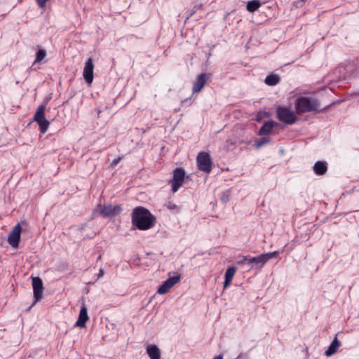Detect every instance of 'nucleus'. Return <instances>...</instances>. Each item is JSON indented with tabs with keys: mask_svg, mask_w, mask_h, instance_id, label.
Here are the masks:
<instances>
[{
	"mask_svg": "<svg viewBox=\"0 0 359 359\" xmlns=\"http://www.w3.org/2000/svg\"><path fill=\"white\" fill-rule=\"evenodd\" d=\"M296 112L298 114L302 113L319 111L320 102L313 97H298L294 101Z\"/></svg>",
	"mask_w": 359,
	"mask_h": 359,
	"instance_id": "obj_1",
	"label": "nucleus"
},
{
	"mask_svg": "<svg viewBox=\"0 0 359 359\" xmlns=\"http://www.w3.org/2000/svg\"><path fill=\"white\" fill-rule=\"evenodd\" d=\"M131 217L133 224H154L156 222V217L142 206L134 208Z\"/></svg>",
	"mask_w": 359,
	"mask_h": 359,
	"instance_id": "obj_2",
	"label": "nucleus"
},
{
	"mask_svg": "<svg viewBox=\"0 0 359 359\" xmlns=\"http://www.w3.org/2000/svg\"><path fill=\"white\" fill-rule=\"evenodd\" d=\"M276 117L286 125H292L297 121L295 112L287 107L278 106L276 109Z\"/></svg>",
	"mask_w": 359,
	"mask_h": 359,
	"instance_id": "obj_3",
	"label": "nucleus"
},
{
	"mask_svg": "<svg viewBox=\"0 0 359 359\" xmlns=\"http://www.w3.org/2000/svg\"><path fill=\"white\" fill-rule=\"evenodd\" d=\"M97 208L100 215L103 217H113L118 215L122 211L121 205L118 204L99 205Z\"/></svg>",
	"mask_w": 359,
	"mask_h": 359,
	"instance_id": "obj_4",
	"label": "nucleus"
},
{
	"mask_svg": "<svg viewBox=\"0 0 359 359\" xmlns=\"http://www.w3.org/2000/svg\"><path fill=\"white\" fill-rule=\"evenodd\" d=\"M45 110L46 106L41 105L34 116V121L39 124V130L42 133H45L50 126V122L45 118Z\"/></svg>",
	"mask_w": 359,
	"mask_h": 359,
	"instance_id": "obj_5",
	"label": "nucleus"
},
{
	"mask_svg": "<svg viewBox=\"0 0 359 359\" xmlns=\"http://www.w3.org/2000/svg\"><path fill=\"white\" fill-rule=\"evenodd\" d=\"M185 178V172L183 168H177L173 171L172 179L170 181L173 193L177 192L182 186Z\"/></svg>",
	"mask_w": 359,
	"mask_h": 359,
	"instance_id": "obj_6",
	"label": "nucleus"
},
{
	"mask_svg": "<svg viewBox=\"0 0 359 359\" xmlns=\"http://www.w3.org/2000/svg\"><path fill=\"white\" fill-rule=\"evenodd\" d=\"M197 165L200 170L209 173L212 170V161L209 154L200 152L197 156Z\"/></svg>",
	"mask_w": 359,
	"mask_h": 359,
	"instance_id": "obj_7",
	"label": "nucleus"
},
{
	"mask_svg": "<svg viewBox=\"0 0 359 359\" xmlns=\"http://www.w3.org/2000/svg\"><path fill=\"white\" fill-rule=\"evenodd\" d=\"M34 302L32 305L39 302L43 297V285L40 277H32Z\"/></svg>",
	"mask_w": 359,
	"mask_h": 359,
	"instance_id": "obj_8",
	"label": "nucleus"
},
{
	"mask_svg": "<svg viewBox=\"0 0 359 359\" xmlns=\"http://www.w3.org/2000/svg\"><path fill=\"white\" fill-rule=\"evenodd\" d=\"M22 232V226H15L8 236V243L13 248L19 247Z\"/></svg>",
	"mask_w": 359,
	"mask_h": 359,
	"instance_id": "obj_9",
	"label": "nucleus"
},
{
	"mask_svg": "<svg viewBox=\"0 0 359 359\" xmlns=\"http://www.w3.org/2000/svg\"><path fill=\"white\" fill-rule=\"evenodd\" d=\"M180 275L168 278L166 280H165L163 283L162 285L159 286V287L157 290V293L160 294H166L171 289V287H172L175 284H177L180 280Z\"/></svg>",
	"mask_w": 359,
	"mask_h": 359,
	"instance_id": "obj_10",
	"label": "nucleus"
},
{
	"mask_svg": "<svg viewBox=\"0 0 359 359\" xmlns=\"http://www.w3.org/2000/svg\"><path fill=\"white\" fill-rule=\"evenodd\" d=\"M94 65L92 58H88L85 63L83 76L87 83L90 84L93 81Z\"/></svg>",
	"mask_w": 359,
	"mask_h": 359,
	"instance_id": "obj_11",
	"label": "nucleus"
},
{
	"mask_svg": "<svg viewBox=\"0 0 359 359\" xmlns=\"http://www.w3.org/2000/svg\"><path fill=\"white\" fill-rule=\"evenodd\" d=\"M88 319L87 308L85 304H83L75 325L79 327H86V323Z\"/></svg>",
	"mask_w": 359,
	"mask_h": 359,
	"instance_id": "obj_12",
	"label": "nucleus"
},
{
	"mask_svg": "<svg viewBox=\"0 0 359 359\" xmlns=\"http://www.w3.org/2000/svg\"><path fill=\"white\" fill-rule=\"evenodd\" d=\"M207 75L205 73L200 74L193 86V93H199L203 88L206 83Z\"/></svg>",
	"mask_w": 359,
	"mask_h": 359,
	"instance_id": "obj_13",
	"label": "nucleus"
},
{
	"mask_svg": "<svg viewBox=\"0 0 359 359\" xmlns=\"http://www.w3.org/2000/svg\"><path fill=\"white\" fill-rule=\"evenodd\" d=\"M147 353L150 359H160L161 351L158 347L155 344H149L146 348Z\"/></svg>",
	"mask_w": 359,
	"mask_h": 359,
	"instance_id": "obj_14",
	"label": "nucleus"
},
{
	"mask_svg": "<svg viewBox=\"0 0 359 359\" xmlns=\"http://www.w3.org/2000/svg\"><path fill=\"white\" fill-rule=\"evenodd\" d=\"M236 268L229 266L225 272V279L224 283V289L226 288L231 283L236 273Z\"/></svg>",
	"mask_w": 359,
	"mask_h": 359,
	"instance_id": "obj_15",
	"label": "nucleus"
},
{
	"mask_svg": "<svg viewBox=\"0 0 359 359\" xmlns=\"http://www.w3.org/2000/svg\"><path fill=\"white\" fill-rule=\"evenodd\" d=\"M277 125L275 121H271L265 123L259 129V135H267L270 134L273 128Z\"/></svg>",
	"mask_w": 359,
	"mask_h": 359,
	"instance_id": "obj_16",
	"label": "nucleus"
},
{
	"mask_svg": "<svg viewBox=\"0 0 359 359\" xmlns=\"http://www.w3.org/2000/svg\"><path fill=\"white\" fill-rule=\"evenodd\" d=\"M340 346L341 341H339L337 337H335L330 345L328 349L325 351V355L327 356L333 355Z\"/></svg>",
	"mask_w": 359,
	"mask_h": 359,
	"instance_id": "obj_17",
	"label": "nucleus"
},
{
	"mask_svg": "<svg viewBox=\"0 0 359 359\" xmlns=\"http://www.w3.org/2000/svg\"><path fill=\"white\" fill-rule=\"evenodd\" d=\"M327 165L325 162L317 161L313 165V170L316 174L322 175H324L327 171Z\"/></svg>",
	"mask_w": 359,
	"mask_h": 359,
	"instance_id": "obj_18",
	"label": "nucleus"
},
{
	"mask_svg": "<svg viewBox=\"0 0 359 359\" xmlns=\"http://www.w3.org/2000/svg\"><path fill=\"white\" fill-rule=\"evenodd\" d=\"M280 77L276 74H269L265 79V83L268 86H276L280 82Z\"/></svg>",
	"mask_w": 359,
	"mask_h": 359,
	"instance_id": "obj_19",
	"label": "nucleus"
},
{
	"mask_svg": "<svg viewBox=\"0 0 359 359\" xmlns=\"http://www.w3.org/2000/svg\"><path fill=\"white\" fill-rule=\"evenodd\" d=\"M261 6V3L258 0L250 1L247 4V10L249 12H255Z\"/></svg>",
	"mask_w": 359,
	"mask_h": 359,
	"instance_id": "obj_20",
	"label": "nucleus"
},
{
	"mask_svg": "<svg viewBox=\"0 0 359 359\" xmlns=\"http://www.w3.org/2000/svg\"><path fill=\"white\" fill-rule=\"evenodd\" d=\"M279 254L278 251H273L267 253L261 254L264 264L271 259L276 258Z\"/></svg>",
	"mask_w": 359,
	"mask_h": 359,
	"instance_id": "obj_21",
	"label": "nucleus"
},
{
	"mask_svg": "<svg viewBox=\"0 0 359 359\" xmlns=\"http://www.w3.org/2000/svg\"><path fill=\"white\" fill-rule=\"evenodd\" d=\"M46 57V51L44 49H39L36 54L34 64L41 62Z\"/></svg>",
	"mask_w": 359,
	"mask_h": 359,
	"instance_id": "obj_22",
	"label": "nucleus"
},
{
	"mask_svg": "<svg viewBox=\"0 0 359 359\" xmlns=\"http://www.w3.org/2000/svg\"><path fill=\"white\" fill-rule=\"evenodd\" d=\"M250 264L255 265V266H257L259 264H261V265L264 264L262 255H259L257 257H251L250 256Z\"/></svg>",
	"mask_w": 359,
	"mask_h": 359,
	"instance_id": "obj_23",
	"label": "nucleus"
},
{
	"mask_svg": "<svg viewBox=\"0 0 359 359\" xmlns=\"http://www.w3.org/2000/svg\"><path fill=\"white\" fill-rule=\"evenodd\" d=\"M269 142V138L268 137H262L259 140H257L255 142V147L257 149H259L262 147V146L265 145Z\"/></svg>",
	"mask_w": 359,
	"mask_h": 359,
	"instance_id": "obj_24",
	"label": "nucleus"
},
{
	"mask_svg": "<svg viewBox=\"0 0 359 359\" xmlns=\"http://www.w3.org/2000/svg\"><path fill=\"white\" fill-rule=\"evenodd\" d=\"M237 264L239 265L246 264H250V256L247 255V256L243 257V258L237 261Z\"/></svg>",
	"mask_w": 359,
	"mask_h": 359,
	"instance_id": "obj_25",
	"label": "nucleus"
},
{
	"mask_svg": "<svg viewBox=\"0 0 359 359\" xmlns=\"http://www.w3.org/2000/svg\"><path fill=\"white\" fill-rule=\"evenodd\" d=\"M165 205L169 210H176V209H177V205L175 203H172L171 201H169V202L166 203L165 204Z\"/></svg>",
	"mask_w": 359,
	"mask_h": 359,
	"instance_id": "obj_26",
	"label": "nucleus"
},
{
	"mask_svg": "<svg viewBox=\"0 0 359 359\" xmlns=\"http://www.w3.org/2000/svg\"><path fill=\"white\" fill-rule=\"evenodd\" d=\"M153 226H132L131 230H135L136 229H140V230H147L152 227Z\"/></svg>",
	"mask_w": 359,
	"mask_h": 359,
	"instance_id": "obj_27",
	"label": "nucleus"
},
{
	"mask_svg": "<svg viewBox=\"0 0 359 359\" xmlns=\"http://www.w3.org/2000/svg\"><path fill=\"white\" fill-rule=\"evenodd\" d=\"M121 160V158L120 156L117 157L116 158H115L111 163V166L112 168H114L119 162Z\"/></svg>",
	"mask_w": 359,
	"mask_h": 359,
	"instance_id": "obj_28",
	"label": "nucleus"
},
{
	"mask_svg": "<svg viewBox=\"0 0 359 359\" xmlns=\"http://www.w3.org/2000/svg\"><path fill=\"white\" fill-rule=\"evenodd\" d=\"M48 1V0H36V1H37V3H38L39 6L41 8H43V7L45 6V4H46V1Z\"/></svg>",
	"mask_w": 359,
	"mask_h": 359,
	"instance_id": "obj_29",
	"label": "nucleus"
},
{
	"mask_svg": "<svg viewBox=\"0 0 359 359\" xmlns=\"http://www.w3.org/2000/svg\"><path fill=\"white\" fill-rule=\"evenodd\" d=\"M104 276V270L102 269H100L98 273V278H101Z\"/></svg>",
	"mask_w": 359,
	"mask_h": 359,
	"instance_id": "obj_30",
	"label": "nucleus"
}]
</instances>
